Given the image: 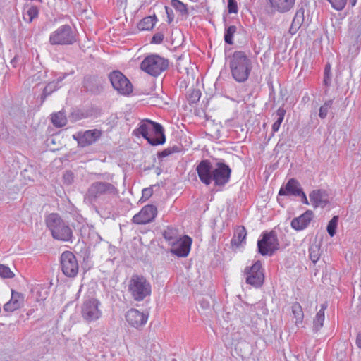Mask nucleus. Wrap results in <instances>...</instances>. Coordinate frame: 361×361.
I'll use <instances>...</instances> for the list:
<instances>
[{
    "label": "nucleus",
    "mask_w": 361,
    "mask_h": 361,
    "mask_svg": "<svg viewBox=\"0 0 361 361\" xmlns=\"http://www.w3.org/2000/svg\"><path fill=\"white\" fill-rule=\"evenodd\" d=\"M285 114H286V110L283 108L280 107L277 109V111L276 112L277 119L273 123V125L271 126L272 135H274V133H276L279 130V128L283 121Z\"/></svg>",
    "instance_id": "28"
},
{
    "label": "nucleus",
    "mask_w": 361,
    "mask_h": 361,
    "mask_svg": "<svg viewBox=\"0 0 361 361\" xmlns=\"http://www.w3.org/2000/svg\"><path fill=\"white\" fill-rule=\"evenodd\" d=\"M150 195H151V191H150L149 189H148V188L143 189V190H142V195L143 196L149 197V196H150Z\"/></svg>",
    "instance_id": "48"
},
{
    "label": "nucleus",
    "mask_w": 361,
    "mask_h": 361,
    "mask_svg": "<svg viewBox=\"0 0 361 361\" xmlns=\"http://www.w3.org/2000/svg\"><path fill=\"white\" fill-rule=\"evenodd\" d=\"M356 344L359 348L361 349V334H359L356 338Z\"/></svg>",
    "instance_id": "49"
},
{
    "label": "nucleus",
    "mask_w": 361,
    "mask_h": 361,
    "mask_svg": "<svg viewBox=\"0 0 361 361\" xmlns=\"http://www.w3.org/2000/svg\"><path fill=\"white\" fill-rule=\"evenodd\" d=\"M272 6L278 11L283 13L290 10L295 2V0H269Z\"/></svg>",
    "instance_id": "21"
},
{
    "label": "nucleus",
    "mask_w": 361,
    "mask_h": 361,
    "mask_svg": "<svg viewBox=\"0 0 361 361\" xmlns=\"http://www.w3.org/2000/svg\"><path fill=\"white\" fill-rule=\"evenodd\" d=\"M238 11L237 1L235 0H228V12L229 13H237Z\"/></svg>",
    "instance_id": "41"
},
{
    "label": "nucleus",
    "mask_w": 361,
    "mask_h": 361,
    "mask_svg": "<svg viewBox=\"0 0 361 361\" xmlns=\"http://www.w3.org/2000/svg\"><path fill=\"white\" fill-rule=\"evenodd\" d=\"M292 312L295 319L297 326L301 324L303 321L304 314L301 305L298 302H295L292 305Z\"/></svg>",
    "instance_id": "29"
},
{
    "label": "nucleus",
    "mask_w": 361,
    "mask_h": 361,
    "mask_svg": "<svg viewBox=\"0 0 361 361\" xmlns=\"http://www.w3.org/2000/svg\"><path fill=\"white\" fill-rule=\"evenodd\" d=\"M61 267L65 276L70 278L75 277L78 272V263L75 256L69 251H66L61 256Z\"/></svg>",
    "instance_id": "12"
},
{
    "label": "nucleus",
    "mask_w": 361,
    "mask_h": 361,
    "mask_svg": "<svg viewBox=\"0 0 361 361\" xmlns=\"http://www.w3.org/2000/svg\"><path fill=\"white\" fill-rule=\"evenodd\" d=\"M196 171L201 182L207 185L214 182L216 186H224L229 181L231 173V168L224 162L212 164L207 159L201 161Z\"/></svg>",
    "instance_id": "1"
},
{
    "label": "nucleus",
    "mask_w": 361,
    "mask_h": 361,
    "mask_svg": "<svg viewBox=\"0 0 361 361\" xmlns=\"http://www.w3.org/2000/svg\"><path fill=\"white\" fill-rule=\"evenodd\" d=\"M192 240L188 235L178 238L171 246V252L179 257H187L190 251Z\"/></svg>",
    "instance_id": "13"
},
{
    "label": "nucleus",
    "mask_w": 361,
    "mask_h": 361,
    "mask_svg": "<svg viewBox=\"0 0 361 361\" xmlns=\"http://www.w3.org/2000/svg\"><path fill=\"white\" fill-rule=\"evenodd\" d=\"M302 190L300 183L295 178H290L279 190V196H293L297 197Z\"/></svg>",
    "instance_id": "17"
},
{
    "label": "nucleus",
    "mask_w": 361,
    "mask_h": 361,
    "mask_svg": "<svg viewBox=\"0 0 361 361\" xmlns=\"http://www.w3.org/2000/svg\"><path fill=\"white\" fill-rule=\"evenodd\" d=\"M313 217L312 211H307L299 217L294 218L290 223V226H308Z\"/></svg>",
    "instance_id": "24"
},
{
    "label": "nucleus",
    "mask_w": 361,
    "mask_h": 361,
    "mask_svg": "<svg viewBox=\"0 0 361 361\" xmlns=\"http://www.w3.org/2000/svg\"><path fill=\"white\" fill-rule=\"evenodd\" d=\"M101 135V130L93 129L78 132L73 135V138L78 142L80 147H85L95 142Z\"/></svg>",
    "instance_id": "14"
},
{
    "label": "nucleus",
    "mask_w": 361,
    "mask_h": 361,
    "mask_svg": "<svg viewBox=\"0 0 361 361\" xmlns=\"http://www.w3.org/2000/svg\"><path fill=\"white\" fill-rule=\"evenodd\" d=\"M163 236L169 245L179 238L178 231L175 227H167L163 233Z\"/></svg>",
    "instance_id": "27"
},
{
    "label": "nucleus",
    "mask_w": 361,
    "mask_h": 361,
    "mask_svg": "<svg viewBox=\"0 0 361 361\" xmlns=\"http://www.w3.org/2000/svg\"><path fill=\"white\" fill-rule=\"evenodd\" d=\"M229 68L233 78L238 82H245L252 68L250 58L242 51H235L229 59Z\"/></svg>",
    "instance_id": "2"
},
{
    "label": "nucleus",
    "mask_w": 361,
    "mask_h": 361,
    "mask_svg": "<svg viewBox=\"0 0 361 361\" xmlns=\"http://www.w3.org/2000/svg\"><path fill=\"white\" fill-rule=\"evenodd\" d=\"M168 66L167 59L158 54H149L141 62L140 69L151 76L157 77L168 68Z\"/></svg>",
    "instance_id": "6"
},
{
    "label": "nucleus",
    "mask_w": 361,
    "mask_h": 361,
    "mask_svg": "<svg viewBox=\"0 0 361 361\" xmlns=\"http://www.w3.org/2000/svg\"><path fill=\"white\" fill-rule=\"evenodd\" d=\"M134 133L142 135L152 145H162L166 141L162 126L148 119L142 121Z\"/></svg>",
    "instance_id": "3"
},
{
    "label": "nucleus",
    "mask_w": 361,
    "mask_h": 361,
    "mask_svg": "<svg viewBox=\"0 0 361 361\" xmlns=\"http://www.w3.org/2000/svg\"><path fill=\"white\" fill-rule=\"evenodd\" d=\"M39 10L37 6H32L28 8L26 13L23 15V18L28 23H31L32 20L38 16Z\"/></svg>",
    "instance_id": "33"
},
{
    "label": "nucleus",
    "mask_w": 361,
    "mask_h": 361,
    "mask_svg": "<svg viewBox=\"0 0 361 361\" xmlns=\"http://www.w3.org/2000/svg\"><path fill=\"white\" fill-rule=\"evenodd\" d=\"M63 178L65 183L70 185L74 180V175L71 171H68L64 173Z\"/></svg>",
    "instance_id": "42"
},
{
    "label": "nucleus",
    "mask_w": 361,
    "mask_h": 361,
    "mask_svg": "<svg viewBox=\"0 0 361 361\" xmlns=\"http://www.w3.org/2000/svg\"><path fill=\"white\" fill-rule=\"evenodd\" d=\"M16 61V58H14L13 60L11 61V63L13 64V61Z\"/></svg>",
    "instance_id": "53"
},
{
    "label": "nucleus",
    "mask_w": 361,
    "mask_h": 361,
    "mask_svg": "<svg viewBox=\"0 0 361 361\" xmlns=\"http://www.w3.org/2000/svg\"><path fill=\"white\" fill-rule=\"evenodd\" d=\"M330 74V65H326L325 67L324 75L329 76Z\"/></svg>",
    "instance_id": "50"
},
{
    "label": "nucleus",
    "mask_w": 361,
    "mask_h": 361,
    "mask_svg": "<svg viewBox=\"0 0 361 361\" xmlns=\"http://www.w3.org/2000/svg\"><path fill=\"white\" fill-rule=\"evenodd\" d=\"M299 193L300 194L298 195L297 197H300L302 203L304 204H306V205L310 204V202H309V201H308V200L307 198V196H306L305 193L303 192V190H302Z\"/></svg>",
    "instance_id": "44"
},
{
    "label": "nucleus",
    "mask_w": 361,
    "mask_h": 361,
    "mask_svg": "<svg viewBox=\"0 0 361 361\" xmlns=\"http://www.w3.org/2000/svg\"><path fill=\"white\" fill-rule=\"evenodd\" d=\"M47 226H59L61 224V219L58 214L51 213L46 218Z\"/></svg>",
    "instance_id": "35"
},
{
    "label": "nucleus",
    "mask_w": 361,
    "mask_h": 361,
    "mask_svg": "<svg viewBox=\"0 0 361 361\" xmlns=\"http://www.w3.org/2000/svg\"><path fill=\"white\" fill-rule=\"evenodd\" d=\"M125 318L130 326L139 329L147 322L148 314L132 308L126 313Z\"/></svg>",
    "instance_id": "15"
},
{
    "label": "nucleus",
    "mask_w": 361,
    "mask_h": 361,
    "mask_svg": "<svg viewBox=\"0 0 361 361\" xmlns=\"http://www.w3.org/2000/svg\"><path fill=\"white\" fill-rule=\"evenodd\" d=\"M336 227H327V231L330 236H334L336 233Z\"/></svg>",
    "instance_id": "46"
},
{
    "label": "nucleus",
    "mask_w": 361,
    "mask_h": 361,
    "mask_svg": "<svg viewBox=\"0 0 361 361\" xmlns=\"http://www.w3.org/2000/svg\"><path fill=\"white\" fill-rule=\"evenodd\" d=\"M118 194L117 188L112 184L106 182L97 181L90 185L85 197L84 202L88 204H93L97 199L102 195Z\"/></svg>",
    "instance_id": "5"
},
{
    "label": "nucleus",
    "mask_w": 361,
    "mask_h": 361,
    "mask_svg": "<svg viewBox=\"0 0 361 361\" xmlns=\"http://www.w3.org/2000/svg\"><path fill=\"white\" fill-rule=\"evenodd\" d=\"M164 38V34L158 32L153 36L151 42L154 44H160L163 42Z\"/></svg>",
    "instance_id": "43"
},
{
    "label": "nucleus",
    "mask_w": 361,
    "mask_h": 361,
    "mask_svg": "<svg viewBox=\"0 0 361 361\" xmlns=\"http://www.w3.org/2000/svg\"><path fill=\"white\" fill-rule=\"evenodd\" d=\"M51 233L57 240L70 241L73 238V232L70 227H51Z\"/></svg>",
    "instance_id": "19"
},
{
    "label": "nucleus",
    "mask_w": 361,
    "mask_h": 361,
    "mask_svg": "<svg viewBox=\"0 0 361 361\" xmlns=\"http://www.w3.org/2000/svg\"><path fill=\"white\" fill-rule=\"evenodd\" d=\"M109 78L113 87L120 94L128 95L133 92L131 82L120 71H113L109 74Z\"/></svg>",
    "instance_id": "11"
},
{
    "label": "nucleus",
    "mask_w": 361,
    "mask_h": 361,
    "mask_svg": "<svg viewBox=\"0 0 361 361\" xmlns=\"http://www.w3.org/2000/svg\"><path fill=\"white\" fill-rule=\"evenodd\" d=\"M259 252L263 256H271L279 247L275 231L263 233L262 238L257 242Z\"/></svg>",
    "instance_id": "9"
},
{
    "label": "nucleus",
    "mask_w": 361,
    "mask_h": 361,
    "mask_svg": "<svg viewBox=\"0 0 361 361\" xmlns=\"http://www.w3.org/2000/svg\"><path fill=\"white\" fill-rule=\"evenodd\" d=\"M61 81V80H59L58 82H49L44 89L43 93H42V99L43 100L45 99V98L50 95L53 92L56 90L59 86V82Z\"/></svg>",
    "instance_id": "34"
},
{
    "label": "nucleus",
    "mask_w": 361,
    "mask_h": 361,
    "mask_svg": "<svg viewBox=\"0 0 361 361\" xmlns=\"http://www.w3.org/2000/svg\"><path fill=\"white\" fill-rule=\"evenodd\" d=\"M331 79L330 76L324 75V82L326 85H329L330 83Z\"/></svg>",
    "instance_id": "51"
},
{
    "label": "nucleus",
    "mask_w": 361,
    "mask_h": 361,
    "mask_svg": "<svg viewBox=\"0 0 361 361\" xmlns=\"http://www.w3.org/2000/svg\"><path fill=\"white\" fill-rule=\"evenodd\" d=\"M171 6L182 15L188 13L186 6L179 0H172Z\"/></svg>",
    "instance_id": "37"
},
{
    "label": "nucleus",
    "mask_w": 361,
    "mask_h": 361,
    "mask_svg": "<svg viewBox=\"0 0 361 361\" xmlns=\"http://www.w3.org/2000/svg\"><path fill=\"white\" fill-rule=\"evenodd\" d=\"M247 232L245 227H238L232 238L231 243L237 247L240 246L245 240Z\"/></svg>",
    "instance_id": "26"
},
{
    "label": "nucleus",
    "mask_w": 361,
    "mask_h": 361,
    "mask_svg": "<svg viewBox=\"0 0 361 361\" xmlns=\"http://www.w3.org/2000/svg\"><path fill=\"white\" fill-rule=\"evenodd\" d=\"M49 41L52 45H70L76 42V35L70 25H63L50 34Z\"/></svg>",
    "instance_id": "7"
},
{
    "label": "nucleus",
    "mask_w": 361,
    "mask_h": 361,
    "mask_svg": "<svg viewBox=\"0 0 361 361\" xmlns=\"http://www.w3.org/2000/svg\"><path fill=\"white\" fill-rule=\"evenodd\" d=\"M14 276V273L8 266L0 264V278L12 279Z\"/></svg>",
    "instance_id": "36"
},
{
    "label": "nucleus",
    "mask_w": 361,
    "mask_h": 361,
    "mask_svg": "<svg viewBox=\"0 0 361 361\" xmlns=\"http://www.w3.org/2000/svg\"><path fill=\"white\" fill-rule=\"evenodd\" d=\"M157 20L156 16L145 17L138 23V29L140 30H150L154 27Z\"/></svg>",
    "instance_id": "25"
},
{
    "label": "nucleus",
    "mask_w": 361,
    "mask_h": 361,
    "mask_svg": "<svg viewBox=\"0 0 361 361\" xmlns=\"http://www.w3.org/2000/svg\"><path fill=\"white\" fill-rule=\"evenodd\" d=\"M237 31V27L235 25H230L226 30L224 32V40L228 44H233V36Z\"/></svg>",
    "instance_id": "32"
},
{
    "label": "nucleus",
    "mask_w": 361,
    "mask_h": 361,
    "mask_svg": "<svg viewBox=\"0 0 361 361\" xmlns=\"http://www.w3.org/2000/svg\"><path fill=\"white\" fill-rule=\"evenodd\" d=\"M296 231H302L305 227H293Z\"/></svg>",
    "instance_id": "52"
},
{
    "label": "nucleus",
    "mask_w": 361,
    "mask_h": 361,
    "mask_svg": "<svg viewBox=\"0 0 361 361\" xmlns=\"http://www.w3.org/2000/svg\"><path fill=\"white\" fill-rule=\"evenodd\" d=\"M326 308V304H322L320 310L318 311L313 320V330L315 332L318 331L324 325L325 319V310Z\"/></svg>",
    "instance_id": "23"
},
{
    "label": "nucleus",
    "mask_w": 361,
    "mask_h": 361,
    "mask_svg": "<svg viewBox=\"0 0 361 361\" xmlns=\"http://www.w3.org/2000/svg\"><path fill=\"white\" fill-rule=\"evenodd\" d=\"M166 12H167L168 16L169 17V12L168 11V8H166Z\"/></svg>",
    "instance_id": "55"
},
{
    "label": "nucleus",
    "mask_w": 361,
    "mask_h": 361,
    "mask_svg": "<svg viewBox=\"0 0 361 361\" xmlns=\"http://www.w3.org/2000/svg\"><path fill=\"white\" fill-rule=\"evenodd\" d=\"M309 196L311 204L314 207L324 208L329 202L328 200L325 197L324 192L321 190H314L312 191Z\"/></svg>",
    "instance_id": "20"
},
{
    "label": "nucleus",
    "mask_w": 361,
    "mask_h": 361,
    "mask_svg": "<svg viewBox=\"0 0 361 361\" xmlns=\"http://www.w3.org/2000/svg\"><path fill=\"white\" fill-rule=\"evenodd\" d=\"M333 102L332 100L326 101L322 106H321L319 112V116L324 119L326 117L329 110L331 109L332 106Z\"/></svg>",
    "instance_id": "38"
},
{
    "label": "nucleus",
    "mask_w": 361,
    "mask_h": 361,
    "mask_svg": "<svg viewBox=\"0 0 361 361\" xmlns=\"http://www.w3.org/2000/svg\"><path fill=\"white\" fill-rule=\"evenodd\" d=\"M51 121L54 126L61 128L66 125L67 118L63 112L59 111L52 114Z\"/></svg>",
    "instance_id": "30"
},
{
    "label": "nucleus",
    "mask_w": 361,
    "mask_h": 361,
    "mask_svg": "<svg viewBox=\"0 0 361 361\" xmlns=\"http://www.w3.org/2000/svg\"><path fill=\"white\" fill-rule=\"evenodd\" d=\"M246 283L255 288L262 286L264 281V269L261 262H255L251 267L245 269Z\"/></svg>",
    "instance_id": "10"
},
{
    "label": "nucleus",
    "mask_w": 361,
    "mask_h": 361,
    "mask_svg": "<svg viewBox=\"0 0 361 361\" xmlns=\"http://www.w3.org/2000/svg\"><path fill=\"white\" fill-rule=\"evenodd\" d=\"M128 291L134 300L140 302L151 295L152 286L145 276L134 274L129 281Z\"/></svg>",
    "instance_id": "4"
},
{
    "label": "nucleus",
    "mask_w": 361,
    "mask_h": 361,
    "mask_svg": "<svg viewBox=\"0 0 361 361\" xmlns=\"http://www.w3.org/2000/svg\"><path fill=\"white\" fill-rule=\"evenodd\" d=\"M305 20V11L303 8L298 9L293 18L291 26L290 27V32L295 34L298 29L300 27Z\"/></svg>",
    "instance_id": "22"
},
{
    "label": "nucleus",
    "mask_w": 361,
    "mask_h": 361,
    "mask_svg": "<svg viewBox=\"0 0 361 361\" xmlns=\"http://www.w3.org/2000/svg\"><path fill=\"white\" fill-rule=\"evenodd\" d=\"M157 215V208L153 205L145 206L141 211L135 215L133 221L135 224H147Z\"/></svg>",
    "instance_id": "16"
},
{
    "label": "nucleus",
    "mask_w": 361,
    "mask_h": 361,
    "mask_svg": "<svg viewBox=\"0 0 361 361\" xmlns=\"http://www.w3.org/2000/svg\"><path fill=\"white\" fill-rule=\"evenodd\" d=\"M81 316L88 322H94L102 317L101 302L96 298L85 300L81 306Z\"/></svg>",
    "instance_id": "8"
},
{
    "label": "nucleus",
    "mask_w": 361,
    "mask_h": 361,
    "mask_svg": "<svg viewBox=\"0 0 361 361\" xmlns=\"http://www.w3.org/2000/svg\"><path fill=\"white\" fill-rule=\"evenodd\" d=\"M24 299L23 293L12 290L10 300L4 305V311L12 312L20 309L23 306Z\"/></svg>",
    "instance_id": "18"
},
{
    "label": "nucleus",
    "mask_w": 361,
    "mask_h": 361,
    "mask_svg": "<svg viewBox=\"0 0 361 361\" xmlns=\"http://www.w3.org/2000/svg\"><path fill=\"white\" fill-rule=\"evenodd\" d=\"M355 2H356V0H355L353 3H352V5L354 6L355 4Z\"/></svg>",
    "instance_id": "54"
},
{
    "label": "nucleus",
    "mask_w": 361,
    "mask_h": 361,
    "mask_svg": "<svg viewBox=\"0 0 361 361\" xmlns=\"http://www.w3.org/2000/svg\"><path fill=\"white\" fill-rule=\"evenodd\" d=\"M338 223V216H334L329 222L327 226H337Z\"/></svg>",
    "instance_id": "45"
},
{
    "label": "nucleus",
    "mask_w": 361,
    "mask_h": 361,
    "mask_svg": "<svg viewBox=\"0 0 361 361\" xmlns=\"http://www.w3.org/2000/svg\"><path fill=\"white\" fill-rule=\"evenodd\" d=\"M310 258L313 262H317L319 258V250L316 245H312L309 249Z\"/></svg>",
    "instance_id": "40"
},
{
    "label": "nucleus",
    "mask_w": 361,
    "mask_h": 361,
    "mask_svg": "<svg viewBox=\"0 0 361 361\" xmlns=\"http://www.w3.org/2000/svg\"><path fill=\"white\" fill-rule=\"evenodd\" d=\"M332 8L336 11H341L346 5L347 0H327Z\"/></svg>",
    "instance_id": "39"
},
{
    "label": "nucleus",
    "mask_w": 361,
    "mask_h": 361,
    "mask_svg": "<svg viewBox=\"0 0 361 361\" xmlns=\"http://www.w3.org/2000/svg\"><path fill=\"white\" fill-rule=\"evenodd\" d=\"M179 152H180V147L177 145H174L172 147H169L162 150L161 152H159L157 157L159 159L161 160L162 159L166 157L171 156L173 154L178 153Z\"/></svg>",
    "instance_id": "31"
},
{
    "label": "nucleus",
    "mask_w": 361,
    "mask_h": 361,
    "mask_svg": "<svg viewBox=\"0 0 361 361\" xmlns=\"http://www.w3.org/2000/svg\"><path fill=\"white\" fill-rule=\"evenodd\" d=\"M192 94H193V96L195 97L194 101L200 99L201 93H200V92L199 90H194L193 92H192Z\"/></svg>",
    "instance_id": "47"
}]
</instances>
